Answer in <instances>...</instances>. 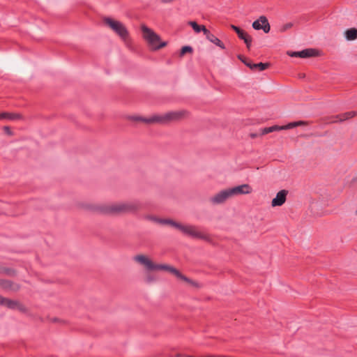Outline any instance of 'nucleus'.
<instances>
[{"label":"nucleus","instance_id":"obj_11","mask_svg":"<svg viewBox=\"0 0 357 357\" xmlns=\"http://www.w3.org/2000/svg\"><path fill=\"white\" fill-rule=\"evenodd\" d=\"M133 259L137 263L143 265L149 271L154 270L155 264H153L146 256L144 255H138L133 257Z\"/></svg>","mask_w":357,"mask_h":357},{"label":"nucleus","instance_id":"obj_28","mask_svg":"<svg viewBox=\"0 0 357 357\" xmlns=\"http://www.w3.org/2000/svg\"><path fill=\"white\" fill-rule=\"evenodd\" d=\"M146 282L147 283H151L154 281H155V278L151 275H148L146 277Z\"/></svg>","mask_w":357,"mask_h":357},{"label":"nucleus","instance_id":"obj_33","mask_svg":"<svg viewBox=\"0 0 357 357\" xmlns=\"http://www.w3.org/2000/svg\"><path fill=\"white\" fill-rule=\"evenodd\" d=\"M5 298L0 295V305H3Z\"/></svg>","mask_w":357,"mask_h":357},{"label":"nucleus","instance_id":"obj_31","mask_svg":"<svg viewBox=\"0 0 357 357\" xmlns=\"http://www.w3.org/2000/svg\"><path fill=\"white\" fill-rule=\"evenodd\" d=\"M175 0H160V1L162 3H165V4H167V3H171L172 2H174Z\"/></svg>","mask_w":357,"mask_h":357},{"label":"nucleus","instance_id":"obj_24","mask_svg":"<svg viewBox=\"0 0 357 357\" xmlns=\"http://www.w3.org/2000/svg\"><path fill=\"white\" fill-rule=\"evenodd\" d=\"M244 43L246 44V46L248 49H250V46H251V43H252V38L248 36V34H246L244 37V39H243Z\"/></svg>","mask_w":357,"mask_h":357},{"label":"nucleus","instance_id":"obj_32","mask_svg":"<svg viewBox=\"0 0 357 357\" xmlns=\"http://www.w3.org/2000/svg\"><path fill=\"white\" fill-rule=\"evenodd\" d=\"M3 129H4V130H5L8 134L11 135V133H12V132H11V131H10V130L9 127H8V126H5V127L3 128Z\"/></svg>","mask_w":357,"mask_h":357},{"label":"nucleus","instance_id":"obj_1","mask_svg":"<svg viewBox=\"0 0 357 357\" xmlns=\"http://www.w3.org/2000/svg\"><path fill=\"white\" fill-rule=\"evenodd\" d=\"M142 204L138 200L114 203L105 206L101 211L105 213H134L141 208Z\"/></svg>","mask_w":357,"mask_h":357},{"label":"nucleus","instance_id":"obj_20","mask_svg":"<svg viewBox=\"0 0 357 357\" xmlns=\"http://www.w3.org/2000/svg\"><path fill=\"white\" fill-rule=\"evenodd\" d=\"M162 225H170L173 227H175L178 229H180V227L181 225V224L178 223V222H176L172 220H170V219H163V221H162Z\"/></svg>","mask_w":357,"mask_h":357},{"label":"nucleus","instance_id":"obj_4","mask_svg":"<svg viewBox=\"0 0 357 357\" xmlns=\"http://www.w3.org/2000/svg\"><path fill=\"white\" fill-rule=\"evenodd\" d=\"M104 22L122 40H126L127 39L128 31L122 22L114 20L110 17H105Z\"/></svg>","mask_w":357,"mask_h":357},{"label":"nucleus","instance_id":"obj_22","mask_svg":"<svg viewBox=\"0 0 357 357\" xmlns=\"http://www.w3.org/2000/svg\"><path fill=\"white\" fill-rule=\"evenodd\" d=\"M3 305L6 306L9 308L13 309L16 307L17 302L15 301L5 298Z\"/></svg>","mask_w":357,"mask_h":357},{"label":"nucleus","instance_id":"obj_7","mask_svg":"<svg viewBox=\"0 0 357 357\" xmlns=\"http://www.w3.org/2000/svg\"><path fill=\"white\" fill-rule=\"evenodd\" d=\"M252 28L255 30H263L264 33H268L271 30V26L266 16L261 15L258 20L252 23Z\"/></svg>","mask_w":357,"mask_h":357},{"label":"nucleus","instance_id":"obj_19","mask_svg":"<svg viewBox=\"0 0 357 357\" xmlns=\"http://www.w3.org/2000/svg\"><path fill=\"white\" fill-rule=\"evenodd\" d=\"M188 24L193 29V30L196 32V33H199L201 31H203L204 34L205 35V31H204V29H206L205 27V26L202 25V26H199V24H197V22H194V21H190L188 22Z\"/></svg>","mask_w":357,"mask_h":357},{"label":"nucleus","instance_id":"obj_14","mask_svg":"<svg viewBox=\"0 0 357 357\" xmlns=\"http://www.w3.org/2000/svg\"><path fill=\"white\" fill-rule=\"evenodd\" d=\"M356 113L355 112H347L342 114L338 115L335 117V120L333 121V122H341L343 121H345L347 119H349L354 116H356Z\"/></svg>","mask_w":357,"mask_h":357},{"label":"nucleus","instance_id":"obj_23","mask_svg":"<svg viewBox=\"0 0 357 357\" xmlns=\"http://www.w3.org/2000/svg\"><path fill=\"white\" fill-rule=\"evenodd\" d=\"M145 218L148 220H151V221H153L154 222H156V223H158V224H162V221H163V219L162 218H156L155 216H152V215H147L145 217Z\"/></svg>","mask_w":357,"mask_h":357},{"label":"nucleus","instance_id":"obj_13","mask_svg":"<svg viewBox=\"0 0 357 357\" xmlns=\"http://www.w3.org/2000/svg\"><path fill=\"white\" fill-rule=\"evenodd\" d=\"M206 38L212 43L215 45L220 47L221 49H225V46L223 43L218 39L216 36H215L213 33H211L207 29H204Z\"/></svg>","mask_w":357,"mask_h":357},{"label":"nucleus","instance_id":"obj_2","mask_svg":"<svg viewBox=\"0 0 357 357\" xmlns=\"http://www.w3.org/2000/svg\"><path fill=\"white\" fill-rule=\"evenodd\" d=\"M185 111L170 112L164 115H153L150 118H144L142 116H132L131 119L134 121H140L146 123H165L169 121L177 120L183 116Z\"/></svg>","mask_w":357,"mask_h":357},{"label":"nucleus","instance_id":"obj_12","mask_svg":"<svg viewBox=\"0 0 357 357\" xmlns=\"http://www.w3.org/2000/svg\"><path fill=\"white\" fill-rule=\"evenodd\" d=\"M288 194V191L286 190H282L279 191L275 198L273 199L271 205L272 206H282L286 201L287 195Z\"/></svg>","mask_w":357,"mask_h":357},{"label":"nucleus","instance_id":"obj_9","mask_svg":"<svg viewBox=\"0 0 357 357\" xmlns=\"http://www.w3.org/2000/svg\"><path fill=\"white\" fill-rule=\"evenodd\" d=\"M231 197L238 195H247L252 192V188L248 184H243L229 188Z\"/></svg>","mask_w":357,"mask_h":357},{"label":"nucleus","instance_id":"obj_5","mask_svg":"<svg viewBox=\"0 0 357 357\" xmlns=\"http://www.w3.org/2000/svg\"><path fill=\"white\" fill-rule=\"evenodd\" d=\"M302 125H305V122L304 121H295V122H291V123H289L285 126H271V127H267V128H264L261 130V135H266L268 133H270V132H274V131H279V130H288V129H291V128H294L296 126H302Z\"/></svg>","mask_w":357,"mask_h":357},{"label":"nucleus","instance_id":"obj_29","mask_svg":"<svg viewBox=\"0 0 357 357\" xmlns=\"http://www.w3.org/2000/svg\"><path fill=\"white\" fill-rule=\"evenodd\" d=\"M300 52H292L291 53H289V55L293 57H300Z\"/></svg>","mask_w":357,"mask_h":357},{"label":"nucleus","instance_id":"obj_34","mask_svg":"<svg viewBox=\"0 0 357 357\" xmlns=\"http://www.w3.org/2000/svg\"><path fill=\"white\" fill-rule=\"evenodd\" d=\"M257 136H258V134H257V133H251V134H250V137H251L252 138H255V137H256Z\"/></svg>","mask_w":357,"mask_h":357},{"label":"nucleus","instance_id":"obj_6","mask_svg":"<svg viewBox=\"0 0 357 357\" xmlns=\"http://www.w3.org/2000/svg\"><path fill=\"white\" fill-rule=\"evenodd\" d=\"M179 230L185 235H188L192 238L204 239L206 238V236L199 231L197 227L194 225H181Z\"/></svg>","mask_w":357,"mask_h":357},{"label":"nucleus","instance_id":"obj_30","mask_svg":"<svg viewBox=\"0 0 357 357\" xmlns=\"http://www.w3.org/2000/svg\"><path fill=\"white\" fill-rule=\"evenodd\" d=\"M238 59H239L242 62H243L245 65H246V63H252L251 62L248 61L246 59H244L243 58V56H241V55H238Z\"/></svg>","mask_w":357,"mask_h":357},{"label":"nucleus","instance_id":"obj_15","mask_svg":"<svg viewBox=\"0 0 357 357\" xmlns=\"http://www.w3.org/2000/svg\"><path fill=\"white\" fill-rule=\"evenodd\" d=\"M300 57L301 58H309L312 57L317 55V51L314 49H305L302 51H300Z\"/></svg>","mask_w":357,"mask_h":357},{"label":"nucleus","instance_id":"obj_10","mask_svg":"<svg viewBox=\"0 0 357 357\" xmlns=\"http://www.w3.org/2000/svg\"><path fill=\"white\" fill-rule=\"evenodd\" d=\"M154 270H165V271H167L173 273L177 278H180L181 280H183L187 281V282L190 281L188 278H187L185 276L183 275L177 269H176L175 268H174L172 266H170L169 265H165V264L158 265V264H155Z\"/></svg>","mask_w":357,"mask_h":357},{"label":"nucleus","instance_id":"obj_8","mask_svg":"<svg viewBox=\"0 0 357 357\" xmlns=\"http://www.w3.org/2000/svg\"><path fill=\"white\" fill-rule=\"evenodd\" d=\"M229 197H231V195L229 188H227L219 192L214 196L210 197V202L213 204H220L224 203Z\"/></svg>","mask_w":357,"mask_h":357},{"label":"nucleus","instance_id":"obj_26","mask_svg":"<svg viewBox=\"0 0 357 357\" xmlns=\"http://www.w3.org/2000/svg\"><path fill=\"white\" fill-rule=\"evenodd\" d=\"M192 48L190 46H184L181 48V55L183 56L187 52H192Z\"/></svg>","mask_w":357,"mask_h":357},{"label":"nucleus","instance_id":"obj_27","mask_svg":"<svg viewBox=\"0 0 357 357\" xmlns=\"http://www.w3.org/2000/svg\"><path fill=\"white\" fill-rule=\"evenodd\" d=\"M11 272H12L11 269L4 268L0 265V274H1V273L10 274Z\"/></svg>","mask_w":357,"mask_h":357},{"label":"nucleus","instance_id":"obj_35","mask_svg":"<svg viewBox=\"0 0 357 357\" xmlns=\"http://www.w3.org/2000/svg\"><path fill=\"white\" fill-rule=\"evenodd\" d=\"M356 215H357V211H356Z\"/></svg>","mask_w":357,"mask_h":357},{"label":"nucleus","instance_id":"obj_21","mask_svg":"<svg viewBox=\"0 0 357 357\" xmlns=\"http://www.w3.org/2000/svg\"><path fill=\"white\" fill-rule=\"evenodd\" d=\"M231 28L236 31L241 39H244V37L247 33L243 29L235 25H231Z\"/></svg>","mask_w":357,"mask_h":357},{"label":"nucleus","instance_id":"obj_3","mask_svg":"<svg viewBox=\"0 0 357 357\" xmlns=\"http://www.w3.org/2000/svg\"><path fill=\"white\" fill-rule=\"evenodd\" d=\"M141 29L144 39L153 50H158L167 45L166 42L160 43V36L146 25H142Z\"/></svg>","mask_w":357,"mask_h":357},{"label":"nucleus","instance_id":"obj_25","mask_svg":"<svg viewBox=\"0 0 357 357\" xmlns=\"http://www.w3.org/2000/svg\"><path fill=\"white\" fill-rule=\"evenodd\" d=\"M293 23L292 22H289V23H287L284 25H282L281 27H280V31L281 32H284L286 31L287 30H288L289 29L291 28L293 26Z\"/></svg>","mask_w":357,"mask_h":357},{"label":"nucleus","instance_id":"obj_16","mask_svg":"<svg viewBox=\"0 0 357 357\" xmlns=\"http://www.w3.org/2000/svg\"><path fill=\"white\" fill-rule=\"evenodd\" d=\"M345 38L347 40H354L357 38V29L351 28L345 31Z\"/></svg>","mask_w":357,"mask_h":357},{"label":"nucleus","instance_id":"obj_18","mask_svg":"<svg viewBox=\"0 0 357 357\" xmlns=\"http://www.w3.org/2000/svg\"><path fill=\"white\" fill-rule=\"evenodd\" d=\"M21 118L20 114H12L8 112H2L0 113V120L2 119H9V120H16L20 119Z\"/></svg>","mask_w":357,"mask_h":357},{"label":"nucleus","instance_id":"obj_17","mask_svg":"<svg viewBox=\"0 0 357 357\" xmlns=\"http://www.w3.org/2000/svg\"><path fill=\"white\" fill-rule=\"evenodd\" d=\"M246 66L252 70L258 68L259 71H262L268 67L269 63L261 62L258 63H246Z\"/></svg>","mask_w":357,"mask_h":357}]
</instances>
